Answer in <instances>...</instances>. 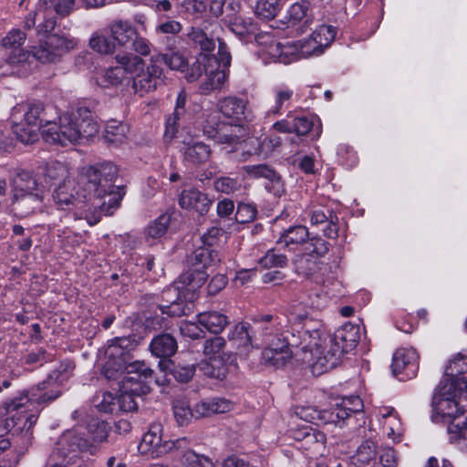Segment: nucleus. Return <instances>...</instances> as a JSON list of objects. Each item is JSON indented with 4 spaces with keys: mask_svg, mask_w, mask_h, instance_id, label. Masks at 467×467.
Segmentation results:
<instances>
[{
    "mask_svg": "<svg viewBox=\"0 0 467 467\" xmlns=\"http://www.w3.org/2000/svg\"><path fill=\"white\" fill-rule=\"evenodd\" d=\"M73 369V363L62 362L47 379L40 382L36 389H32L31 397L26 392L0 405V438L16 427L29 438L37 420L36 413L28 414L32 410L31 408L36 402L47 403L57 399L62 393L60 387L68 380Z\"/></svg>",
    "mask_w": 467,
    "mask_h": 467,
    "instance_id": "obj_2",
    "label": "nucleus"
},
{
    "mask_svg": "<svg viewBox=\"0 0 467 467\" xmlns=\"http://www.w3.org/2000/svg\"><path fill=\"white\" fill-rule=\"evenodd\" d=\"M75 0H39L36 14L37 16L43 14L45 19L44 24H39L40 32L47 33L54 29L57 21L54 14L61 16H68L74 9Z\"/></svg>",
    "mask_w": 467,
    "mask_h": 467,
    "instance_id": "obj_16",
    "label": "nucleus"
},
{
    "mask_svg": "<svg viewBox=\"0 0 467 467\" xmlns=\"http://www.w3.org/2000/svg\"><path fill=\"white\" fill-rule=\"evenodd\" d=\"M227 79V75L223 69H220V65L214 55L210 57V64L206 67L205 80L200 85L202 94L221 89Z\"/></svg>",
    "mask_w": 467,
    "mask_h": 467,
    "instance_id": "obj_29",
    "label": "nucleus"
},
{
    "mask_svg": "<svg viewBox=\"0 0 467 467\" xmlns=\"http://www.w3.org/2000/svg\"><path fill=\"white\" fill-rule=\"evenodd\" d=\"M308 236L309 233L306 227L296 225L285 230L279 237L277 244L294 250L297 245L304 244Z\"/></svg>",
    "mask_w": 467,
    "mask_h": 467,
    "instance_id": "obj_35",
    "label": "nucleus"
},
{
    "mask_svg": "<svg viewBox=\"0 0 467 467\" xmlns=\"http://www.w3.org/2000/svg\"><path fill=\"white\" fill-rule=\"evenodd\" d=\"M292 323H284L277 331L275 327L263 340L265 348L262 351V359L271 367L280 368L285 367L293 358L294 348L304 346V329Z\"/></svg>",
    "mask_w": 467,
    "mask_h": 467,
    "instance_id": "obj_6",
    "label": "nucleus"
},
{
    "mask_svg": "<svg viewBox=\"0 0 467 467\" xmlns=\"http://www.w3.org/2000/svg\"><path fill=\"white\" fill-rule=\"evenodd\" d=\"M93 403L102 412L112 413L117 410V400L111 393L103 392L101 397H97Z\"/></svg>",
    "mask_w": 467,
    "mask_h": 467,
    "instance_id": "obj_63",
    "label": "nucleus"
},
{
    "mask_svg": "<svg viewBox=\"0 0 467 467\" xmlns=\"http://www.w3.org/2000/svg\"><path fill=\"white\" fill-rule=\"evenodd\" d=\"M294 438L296 441H305L306 445L326 442L325 434L309 426H304L296 431L294 432Z\"/></svg>",
    "mask_w": 467,
    "mask_h": 467,
    "instance_id": "obj_51",
    "label": "nucleus"
},
{
    "mask_svg": "<svg viewBox=\"0 0 467 467\" xmlns=\"http://www.w3.org/2000/svg\"><path fill=\"white\" fill-rule=\"evenodd\" d=\"M87 430L95 442H102L108 437V425L104 420L91 419L87 425Z\"/></svg>",
    "mask_w": 467,
    "mask_h": 467,
    "instance_id": "obj_57",
    "label": "nucleus"
},
{
    "mask_svg": "<svg viewBox=\"0 0 467 467\" xmlns=\"http://www.w3.org/2000/svg\"><path fill=\"white\" fill-rule=\"evenodd\" d=\"M309 4L307 2H296L293 4L287 12L289 23L292 26L301 22L307 15Z\"/></svg>",
    "mask_w": 467,
    "mask_h": 467,
    "instance_id": "obj_61",
    "label": "nucleus"
},
{
    "mask_svg": "<svg viewBox=\"0 0 467 467\" xmlns=\"http://www.w3.org/2000/svg\"><path fill=\"white\" fill-rule=\"evenodd\" d=\"M301 308L306 314V318H304L300 323L293 325H302L301 328L304 329V341L306 344L303 346V350L310 352L316 359L313 362L314 368L320 367V368L327 370L335 368L341 357L349 351L345 349V347L339 341L335 340V335L329 340V348L325 351L323 349V343L326 342L327 332L323 327L322 322L309 317L308 313L303 307Z\"/></svg>",
    "mask_w": 467,
    "mask_h": 467,
    "instance_id": "obj_5",
    "label": "nucleus"
},
{
    "mask_svg": "<svg viewBox=\"0 0 467 467\" xmlns=\"http://www.w3.org/2000/svg\"><path fill=\"white\" fill-rule=\"evenodd\" d=\"M160 65L164 62L171 69L183 72L187 67L186 58L179 52L171 54H159L152 57Z\"/></svg>",
    "mask_w": 467,
    "mask_h": 467,
    "instance_id": "obj_52",
    "label": "nucleus"
},
{
    "mask_svg": "<svg viewBox=\"0 0 467 467\" xmlns=\"http://www.w3.org/2000/svg\"><path fill=\"white\" fill-rule=\"evenodd\" d=\"M465 372H467V357L461 353L452 357L444 371L445 375L451 379Z\"/></svg>",
    "mask_w": 467,
    "mask_h": 467,
    "instance_id": "obj_56",
    "label": "nucleus"
},
{
    "mask_svg": "<svg viewBox=\"0 0 467 467\" xmlns=\"http://www.w3.org/2000/svg\"><path fill=\"white\" fill-rule=\"evenodd\" d=\"M26 39V35L20 29L14 28L2 38L1 45L4 48L12 49L6 57L7 64L16 66L27 60L30 51L20 48Z\"/></svg>",
    "mask_w": 467,
    "mask_h": 467,
    "instance_id": "obj_26",
    "label": "nucleus"
},
{
    "mask_svg": "<svg viewBox=\"0 0 467 467\" xmlns=\"http://www.w3.org/2000/svg\"><path fill=\"white\" fill-rule=\"evenodd\" d=\"M182 7L188 15L200 19L207 10V4L202 0H184Z\"/></svg>",
    "mask_w": 467,
    "mask_h": 467,
    "instance_id": "obj_64",
    "label": "nucleus"
},
{
    "mask_svg": "<svg viewBox=\"0 0 467 467\" xmlns=\"http://www.w3.org/2000/svg\"><path fill=\"white\" fill-rule=\"evenodd\" d=\"M226 342L221 337L208 339L203 345V354L209 358L202 369L204 374L214 379H223L227 373V363L233 361V356L223 351Z\"/></svg>",
    "mask_w": 467,
    "mask_h": 467,
    "instance_id": "obj_10",
    "label": "nucleus"
},
{
    "mask_svg": "<svg viewBox=\"0 0 467 467\" xmlns=\"http://www.w3.org/2000/svg\"><path fill=\"white\" fill-rule=\"evenodd\" d=\"M173 414L179 425H186L191 419L196 415L195 410L192 411L189 401L185 398H178L173 401Z\"/></svg>",
    "mask_w": 467,
    "mask_h": 467,
    "instance_id": "obj_47",
    "label": "nucleus"
},
{
    "mask_svg": "<svg viewBox=\"0 0 467 467\" xmlns=\"http://www.w3.org/2000/svg\"><path fill=\"white\" fill-rule=\"evenodd\" d=\"M287 258L278 254L275 249H270L258 260V264L264 268L284 267L286 265Z\"/></svg>",
    "mask_w": 467,
    "mask_h": 467,
    "instance_id": "obj_59",
    "label": "nucleus"
},
{
    "mask_svg": "<svg viewBox=\"0 0 467 467\" xmlns=\"http://www.w3.org/2000/svg\"><path fill=\"white\" fill-rule=\"evenodd\" d=\"M108 35L106 28L93 32L88 41L90 49L100 55L114 54L116 51L115 44Z\"/></svg>",
    "mask_w": 467,
    "mask_h": 467,
    "instance_id": "obj_39",
    "label": "nucleus"
},
{
    "mask_svg": "<svg viewBox=\"0 0 467 467\" xmlns=\"http://www.w3.org/2000/svg\"><path fill=\"white\" fill-rule=\"evenodd\" d=\"M204 134L220 144L234 146L246 135V129L242 123L222 122L217 127L205 126Z\"/></svg>",
    "mask_w": 467,
    "mask_h": 467,
    "instance_id": "obj_22",
    "label": "nucleus"
},
{
    "mask_svg": "<svg viewBox=\"0 0 467 467\" xmlns=\"http://www.w3.org/2000/svg\"><path fill=\"white\" fill-rule=\"evenodd\" d=\"M115 61L126 78L128 75H135L144 66V60L132 53H118L115 56Z\"/></svg>",
    "mask_w": 467,
    "mask_h": 467,
    "instance_id": "obj_40",
    "label": "nucleus"
},
{
    "mask_svg": "<svg viewBox=\"0 0 467 467\" xmlns=\"http://www.w3.org/2000/svg\"><path fill=\"white\" fill-rule=\"evenodd\" d=\"M229 27L240 39L249 41L252 37L255 39V37L258 36V35H256V25L249 17L236 16L230 20Z\"/></svg>",
    "mask_w": 467,
    "mask_h": 467,
    "instance_id": "obj_37",
    "label": "nucleus"
},
{
    "mask_svg": "<svg viewBox=\"0 0 467 467\" xmlns=\"http://www.w3.org/2000/svg\"><path fill=\"white\" fill-rule=\"evenodd\" d=\"M187 100V95L184 90H182L177 97L175 109L171 116L166 120V129L164 136L166 138L172 139L179 127V120L185 114V104Z\"/></svg>",
    "mask_w": 467,
    "mask_h": 467,
    "instance_id": "obj_38",
    "label": "nucleus"
},
{
    "mask_svg": "<svg viewBox=\"0 0 467 467\" xmlns=\"http://www.w3.org/2000/svg\"><path fill=\"white\" fill-rule=\"evenodd\" d=\"M419 356L414 348L398 349L392 358V371L395 376L402 375L400 379H411L417 375Z\"/></svg>",
    "mask_w": 467,
    "mask_h": 467,
    "instance_id": "obj_25",
    "label": "nucleus"
},
{
    "mask_svg": "<svg viewBox=\"0 0 467 467\" xmlns=\"http://www.w3.org/2000/svg\"><path fill=\"white\" fill-rule=\"evenodd\" d=\"M127 132L126 124L112 119L106 124L104 136L108 142L121 143L125 140Z\"/></svg>",
    "mask_w": 467,
    "mask_h": 467,
    "instance_id": "obj_46",
    "label": "nucleus"
},
{
    "mask_svg": "<svg viewBox=\"0 0 467 467\" xmlns=\"http://www.w3.org/2000/svg\"><path fill=\"white\" fill-rule=\"evenodd\" d=\"M78 39L57 34L47 35L40 39L38 47H31V54L41 62H53L65 53L76 48Z\"/></svg>",
    "mask_w": 467,
    "mask_h": 467,
    "instance_id": "obj_11",
    "label": "nucleus"
},
{
    "mask_svg": "<svg viewBox=\"0 0 467 467\" xmlns=\"http://www.w3.org/2000/svg\"><path fill=\"white\" fill-rule=\"evenodd\" d=\"M118 174L117 167L109 162L90 166L85 170L82 182L87 185L88 195H80L74 180L58 183L53 192L54 202L62 210L76 207L80 217L85 216L90 225L97 223L99 213L110 215L119 204L120 198L115 194L114 180Z\"/></svg>",
    "mask_w": 467,
    "mask_h": 467,
    "instance_id": "obj_1",
    "label": "nucleus"
},
{
    "mask_svg": "<svg viewBox=\"0 0 467 467\" xmlns=\"http://www.w3.org/2000/svg\"><path fill=\"white\" fill-rule=\"evenodd\" d=\"M294 91L290 88L285 85L275 86L272 88V99L273 104L266 111V116L275 117L283 113L284 108H287L290 105Z\"/></svg>",
    "mask_w": 467,
    "mask_h": 467,
    "instance_id": "obj_31",
    "label": "nucleus"
},
{
    "mask_svg": "<svg viewBox=\"0 0 467 467\" xmlns=\"http://www.w3.org/2000/svg\"><path fill=\"white\" fill-rule=\"evenodd\" d=\"M162 425L161 423H152L150 425L148 431L143 435L140 443L139 444V451L141 454H146L151 458L161 457L174 448L181 446L185 439L171 441L163 440L162 437Z\"/></svg>",
    "mask_w": 467,
    "mask_h": 467,
    "instance_id": "obj_12",
    "label": "nucleus"
},
{
    "mask_svg": "<svg viewBox=\"0 0 467 467\" xmlns=\"http://www.w3.org/2000/svg\"><path fill=\"white\" fill-rule=\"evenodd\" d=\"M281 6L280 0H257L254 14L262 19L270 20L276 16Z\"/></svg>",
    "mask_w": 467,
    "mask_h": 467,
    "instance_id": "obj_45",
    "label": "nucleus"
},
{
    "mask_svg": "<svg viewBox=\"0 0 467 467\" xmlns=\"http://www.w3.org/2000/svg\"><path fill=\"white\" fill-rule=\"evenodd\" d=\"M234 409V403L223 398L204 400L195 405L197 417H205L213 413H225Z\"/></svg>",
    "mask_w": 467,
    "mask_h": 467,
    "instance_id": "obj_33",
    "label": "nucleus"
},
{
    "mask_svg": "<svg viewBox=\"0 0 467 467\" xmlns=\"http://www.w3.org/2000/svg\"><path fill=\"white\" fill-rule=\"evenodd\" d=\"M153 370L143 361L136 360L126 367V375L120 381L117 408L122 411L137 410L136 397L150 392Z\"/></svg>",
    "mask_w": 467,
    "mask_h": 467,
    "instance_id": "obj_8",
    "label": "nucleus"
},
{
    "mask_svg": "<svg viewBox=\"0 0 467 467\" xmlns=\"http://www.w3.org/2000/svg\"><path fill=\"white\" fill-rule=\"evenodd\" d=\"M171 223V217L168 214H161L154 221L148 224L144 230L145 239L148 243H154L156 240L161 238Z\"/></svg>",
    "mask_w": 467,
    "mask_h": 467,
    "instance_id": "obj_42",
    "label": "nucleus"
},
{
    "mask_svg": "<svg viewBox=\"0 0 467 467\" xmlns=\"http://www.w3.org/2000/svg\"><path fill=\"white\" fill-rule=\"evenodd\" d=\"M70 169L69 167L61 161H52L47 163L46 167V177L50 181H59L62 182L67 180H71L70 177Z\"/></svg>",
    "mask_w": 467,
    "mask_h": 467,
    "instance_id": "obj_50",
    "label": "nucleus"
},
{
    "mask_svg": "<svg viewBox=\"0 0 467 467\" xmlns=\"http://www.w3.org/2000/svg\"><path fill=\"white\" fill-rule=\"evenodd\" d=\"M95 78L99 87L111 88L121 84L126 77L123 75V71L115 66L98 72Z\"/></svg>",
    "mask_w": 467,
    "mask_h": 467,
    "instance_id": "obj_43",
    "label": "nucleus"
},
{
    "mask_svg": "<svg viewBox=\"0 0 467 467\" xmlns=\"http://www.w3.org/2000/svg\"><path fill=\"white\" fill-rule=\"evenodd\" d=\"M432 404L437 413L451 419L447 428L450 440L467 447V410L463 412L466 404L447 385L435 393Z\"/></svg>",
    "mask_w": 467,
    "mask_h": 467,
    "instance_id": "obj_7",
    "label": "nucleus"
},
{
    "mask_svg": "<svg viewBox=\"0 0 467 467\" xmlns=\"http://www.w3.org/2000/svg\"><path fill=\"white\" fill-rule=\"evenodd\" d=\"M304 213L309 217L312 225L326 224L323 231L327 237L332 239L337 237V216L332 209L319 203H312Z\"/></svg>",
    "mask_w": 467,
    "mask_h": 467,
    "instance_id": "obj_23",
    "label": "nucleus"
},
{
    "mask_svg": "<svg viewBox=\"0 0 467 467\" xmlns=\"http://www.w3.org/2000/svg\"><path fill=\"white\" fill-rule=\"evenodd\" d=\"M221 26L215 21L204 20L200 26H192L187 34L189 40L203 52L214 50Z\"/></svg>",
    "mask_w": 467,
    "mask_h": 467,
    "instance_id": "obj_21",
    "label": "nucleus"
},
{
    "mask_svg": "<svg viewBox=\"0 0 467 467\" xmlns=\"http://www.w3.org/2000/svg\"><path fill=\"white\" fill-rule=\"evenodd\" d=\"M335 37L336 31L332 26H320L309 38L297 40L301 58L322 55Z\"/></svg>",
    "mask_w": 467,
    "mask_h": 467,
    "instance_id": "obj_14",
    "label": "nucleus"
},
{
    "mask_svg": "<svg viewBox=\"0 0 467 467\" xmlns=\"http://www.w3.org/2000/svg\"><path fill=\"white\" fill-rule=\"evenodd\" d=\"M296 415L305 421L320 424H335L341 427L342 418L347 415L342 409H325L317 410L315 407L306 406L298 408Z\"/></svg>",
    "mask_w": 467,
    "mask_h": 467,
    "instance_id": "obj_24",
    "label": "nucleus"
},
{
    "mask_svg": "<svg viewBox=\"0 0 467 467\" xmlns=\"http://www.w3.org/2000/svg\"><path fill=\"white\" fill-rule=\"evenodd\" d=\"M214 189L224 194H234L242 189V182L238 178L222 176L214 180Z\"/></svg>",
    "mask_w": 467,
    "mask_h": 467,
    "instance_id": "obj_55",
    "label": "nucleus"
},
{
    "mask_svg": "<svg viewBox=\"0 0 467 467\" xmlns=\"http://www.w3.org/2000/svg\"><path fill=\"white\" fill-rule=\"evenodd\" d=\"M46 112L43 104H17L11 110L13 130L17 139L23 143H31L37 137L36 130L45 126L42 124Z\"/></svg>",
    "mask_w": 467,
    "mask_h": 467,
    "instance_id": "obj_9",
    "label": "nucleus"
},
{
    "mask_svg": "<svg viewBox=\"0 0 467 467\" xmlns=\"http://www.w3.org/2000/svg\"><path fill=\"white\" fill-rule=\"evenodd\" d=\"M190 287L189 282L185 284L181 282V276L178 281H175L166 290L163 291V298L169 305L160 306V309L163 314L171 317H181L185 315V308L183 301L189 298V295L195 290L188 289Z\"/></svg>",
    "mask_w": 467,
    "mask_h": 467,
    "instance_id": "obj_18",
    "label": "nucleus"
},
{
    "mask_svg": "<svg viewBox=\"0 0 467 467\" xmlns=\"http://www.w3.org/2000/svg\"><path fill=\"white\" fill-rule=\"evenodd\" d=\"M182 142L184 144L185 161L193 164H200L209 160L211 150L205 143L195 140L192 137H185Z\"/></svg>",
    "mask_w": 467,
    "mask_h": 467,
    "instance_id": "obj_30",
    "label": "nucleus"
},
{
    "mask_svg": "<svg viewBox=\"0 0 467 467\" xmlns=\"http://www.w3.org/2000/svg\"><path fill=\"white\" fill-rule=\"evenodd\" d=\"M186 467H215L213 460L206 455L187 451L182 459Z\"/></svg>",
    "mask_w": 467,
    "mask_h": 467,
    "instance_id": "obj_58",
    "label": "nucleus"
},
{
    "mask_svg": "<svg viewBox=\"0 0 467 467\" xmlns=\"http://www.w3.org/2000/svg\"><path fill=\"white\" fill-rule=\"evenodd\" d=\"M176 339L170 334H161L155 337L150 345L151 353L158 358H170L177 350Z\"/></svg>",
    "mask_w": 467,
    "mask_h": 467,
    "instance_id": "obj_34",
    "label": "nucleus"
},
{
    "mask_svg": "<svg viewBox=\"0 0 467 467\" xmlns=\"http://www.w3.org/2000/svg\"><path fill=\"white\" fill-rule=\"evenodd\" d=\"M99 126L91 111L78 108L59 116L58 122L47 121L42 130L44 140L61 146L81 144L99 132Z\"/></svg>",
    "mask_w": 467,
    "mask_h": 467,
    "instance_id": "obj_3",
    "label": "nucleus"
},
{
    "mask_svg": "<svg viewBox=\"0 0 467 467\" xmlns=\"http://www.w3.org/2000/svg\"><path fill=\"white\" fill-rule=\"evenodd\" d=\"M306 314L301 306L293 307L288 315H265L254 321V325L243 322L237 324L228 334V339L241 355L246 356L252 348L263 346V340L274 327L278 331L284 323L297 324Z\"/></svg>",
    "mask_w": 467,
    "mask_h": 467,
    "instance_id": "obj_4",
    "label": "nucleus"
},
{
    "mask_svg": "<svg viewBox=\"0 0 467 467\" xmlns=\"http://www.w3.org/2000/svg\"><path fill=\"white\" fill-rule=\"evenodd\" d=\"M242 169L250 178H265L271 182L278 179L275 171L266 164L245 165Z\"/></svg>",
    "mask_w": 467,
    "mask_h": 467,
    "instance_id": "obj_53",
    "label": "nucleus"
},
{
    "mask_svg": "<svg viewBox=\"0 0 467 467\" xmlns=\"http://www.w3.org/2000/svg\"><path fill=\"white\" fill-rule=\"evenodd\" d=\"M213 264V258L211 251L206 248L196 250L192 257V270L182 275L181 282L185 284V282L188 281L190 285L188 289L197 290L204 284L208 276L203 269Z\"/></svg>",
    "mask_w": 467,
    "mask_h": 467,
    "instance_id": "obj_19",
    "label": "nucleus"
},
{
    "mask_svg": "<svg viewBox=\"0 0 467 467\" xmlns=\"http://www.w3.org/2000/svg\"><path fill=\"white\" fill-rule=\"evenodd\" d=\"M198 323L213 334L221 333L228 324V317L217 311H207L197 316Z\"/></svg>",
    "mask_w": 467,
    "mask_h": 467,
    "instance_id": "obj_36",
    "label": "nucleus"
},
{
    "mask_svg": "<svg viewBox=\"0 0 467 467\" xmlns=\"http://www.w3.org/2000/svg\"><path fill=\"white\" fill-rule=\"evenodd\" d=\"M210 57H213V55L200 54L196 61L186 69L185 78L188 82H194L199 79L203 73H206V67L210 64Z\"/></svg>",
    "mask_w": 467,
    "mask_h": 467,
    "instance_id": "obj_49",
    "label": "nucleus"
},
{
    "mask_svg": "<svg viewBox=\"0 0 467 467\" xmlns=\"http://www.w3.org/2000/svg\"><path fill=\"white\" fill-rule=\"evenodd\" d=\"M211 204L207 194L194 188L183 190L179 197V205L182 209L195 211L201 215L209 211Z\"/></svg>",
    "mask_w": 467,
    "mask_h": 467,
    "instance_id": "obj_28",
    "label": "nucleus"
},
{
    "mask_svg": "<svg viewBox=\"0 0 467 467\" xmlns=\"http://www.w3.org/2000/svg\"><path fill=\"white\" fill-rule=\"evenodd\" d=\"M88 448L89 441L72 430L64 432L59 437L55 451L67 464L74 462L78 459V453L88 451Z\"/></svg>",
    "mask_w": 467,
    "mask_h": 467,
    "instance_id": "obj_20",
    "label": "nucleus"
},
{
    "mask_svg": "<svg viewBox=\"0 0 467 467\" xmlns=\"http://www.w3.org/2000/svg\"><path fill=\"white\" fill-rule=\"evenodd\" d=\"M134 346V341L126 337L111 340L105 350V355L109 358L108 367L126 374V367L134 362L130 361V352Z\"/></svg>",
    "mask_w": 467,
    "mask_h": 467,
    "instance_id": "obj_17",
    "label": "nucleus"
},
{
    "mask_svg": "<svg viewBox=\"0 0 467 467\" xmlns=\"http://www.w3.org/2000/svg\"><path fill=\"white\" fill-rule=\"evenodd\" d=\"M255 41L258 44H264L265 47L263 48V52L269 56L274 61L281 63L282 57V44L276 42L272 36L270 35H258L255 37Z\"/></svg>",
    "mask_w": 467,
    "mask_h": 467,
    "instance_id": "obj_48",
    "label": "nucleus"
},
{
    "mask_svg": "<svg viewBox=\"0 0 467 467\" xmlns=\"http://www.w3.org/2000/svg\"><path fill=\"white\" fill-rule=\"evenodd\" d=\"M218 109L225 117L241 123L245 119L246 101L236 97H227L218 101Z\"/></svg>",
    "mask_w": 467,
    "mask_h": 467,
    "instance_id": "obj_32",
    "label": "nucleus"
},
{
    "mask_svg": "<svg viewBox=\"0 0 467 467\" xmlns=\"http://www.w3.org/2000/svg\"><path fill=\"white\" fill-rule=\"evenodd\" d=\"M361 408L362 401L360 398L357 396H352L343 399L340 404H337L332 409H342L347 413V415L342 418V426L345 423V420H348L352 413L360 411Z\"/></svg>",
    "mask_w": 467,
    "mask_h": 467,
    "instance_id": "obj_60",
    "label": "nucleus"
},
{
    "mask_svg": "<svg viewBox=\"0 0 467 467\" xmlns=\"http://www.w3.org/2000/svg\"><path fill=\"white\" fill-rule=\"evenodd\" d=\"M334 335L335 340L339 341L345 349L351 351L358 341V327L351 324H345L336 330Z\"/></svg>",
    "mask_w": 467,
    "mask_h": 467,
    "instance_id": "obj_44",
    "label": "nucleus"
},
{
    "mask_svg": "<svg viewBox=\"0 0 467 467\" xmlns=\"http://www.w3.org/2000/svg\"><path fill=\"white\" fill-rule=\"evenodd\" d=\"M163 81V69L152 57L150 64L143 66L132 78V89L140 97L154 91Z\"/></svg>",
    "mask_w": 467,
    "mask_h": 467,
    "instance_id": "obj_13",
    "label": "nucleus"
},
{
    "mask_svg": "<svg viewBox=\"0 0 467 467\" xmlns=\"http://www.w3.org/2000/svg\"><path fill=\"white\" fill-rule=\"evenodd\" d=\"M382 428L389 438L394 441H400L403 434V427L398 414L381 420Z\"/></svg>",
    "mask_w": 467,
    "mask_h": 467,
    "instance_id": "obj_54",
    "label": "nucleus"
},
{
    "mask_svg": "<svg viewBox=\"0 0 467 467\" xmlns=\"http://www.w3.org/2000/svg\"><path fill=\"white\" fill-rule=\"evenodd\" d=\"M16 184L15 197L18 204H33V212L39 208L44 199L45 187L29 174L20 175Z\"/></svg>",
    "mask_w": 467,
    "mask_h": 467,
    "instance_id": "obj_15",
    "label": "nucleus"
},
{
    "mask_svg": "<svg viewBox=\"0 0 467 467\" xmlns=\"http://www.w3.org/2000/svg\"><path fill=\"white\" fill-rule=\"evenodd\" d=\"M107 33L115 44V47L126 48L136 36L137 29L128 20L117 19L106 27Z\"/></svg>",
    "mask_w": 467,
    "mask_h": 467,
    "instance_id": "obj_27",
    "label": "nucleus"
},
{
    "mask_svg": "<svg viewBox=\"0 0 467 467\" xmlns=\"http://www.w3.org/2000/svg\"><path fill=\"white\" fill-rule=\"evenodd\" d=\"M377 457V441L372 439L364 441L357 449L353 456L355 464L358 467L368 465Z\"/></svg>",
    "mask_w": 467,
    "mask_h": 467,
    "instance_id": "obj_41",
    "label": "nucleus"
},
{
    "mask_svg": "<svg viewBox=\"0 0 467 467\" xmlns=\"http://www.w3.org/2000/svg\"><path fill=\"white\" fill-rule=\"evenodd\" d=\"M257 214L256 206L250 203L240 202L235 213L238 223H247L254 221Z\"/></svg>",
    "mask_w": 467,
    "mask_h": 467,
    "instance_id": "obj_62",
    "label": "nucleus"
}]
</instances>
